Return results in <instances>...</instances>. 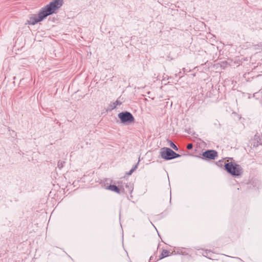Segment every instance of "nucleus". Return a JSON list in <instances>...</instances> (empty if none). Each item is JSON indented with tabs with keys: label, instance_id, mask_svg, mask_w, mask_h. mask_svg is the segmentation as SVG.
Wrapping results in <instances>:
<instances>
[{
	"label": "nucleus",
	"instance_id": "7",
	"mask_svg": "<svg viewBox=\"0 0 262 262\" xmlns=\"http://www.w3.org/2000/svg\"><path fill=\"white\" fill-rule=\"evenodd\" d=\"M250 184L255 189H259L261 187V182L257 179L252 180L250 182Z\"/></svg>",
	"mask_w": 262,
	"mask_h": 262
},
{
	"label": "nucleus",
	"instance_id": "2",
	"mask_svg": "<svg viewBox=\"0 0 262 262\" xmlns=\"http://www.w3.org/2000/svg\"><path fill=\"white\" fill-rule=\"evenodd\" d=\"M224 167L229 173L235 177L241 176L243 173L242 167L235 163L228 162L225 163Z\"/></svg>",
	"mask_w": 262,
	"mask_h": 262
},
{
	"label": "nucleus",
	"instance_id": "19",
	"mask_svg": "<svg viewBox=\"0 0 262 262\" xmlns=\"http://www.w3.org/2000/svg\"><path fill=\"white\" fill-rule=\"evenodd\" d=\"M140 161V160H139L138 163L132 168L134 170V171H135L136 169L138 168L139 162Z\"/></svg>",
	"mask_w": 262,
	"mask_h": 262
},
{
	"label": "nucleus",
	"instance_id": "14",
	"mask_svg": "<svg viewBox=\"0 0 262 262\" xmlns=\"http://www.w3.org/2000/svg\"><path fill=\"white\" fill-rule=\"evenodd\" d=\"M169 142L170 147L172 148L174 150L178 151L179 149L178 147L176 145V144L170 140L169 141Z\"/></svg>",
	"mask_w": 262,
	"mask_h": 262
},
{
	"label": "nucleus",
	"instance_id": "22",
	"mask_svg": "<svg viewBox=\"0 0 262 262\" xmlns=\"http://www.w3.org/2000/svg\"><path fill=\"white\" fill-rule=\"evenodd\" d=\"M235 258H236V259H239V260H241V259L240 258H239V257H235Z\"/></svg>",
	"mask_w": 262,
	"mask_h": 262
},
{
	"label": "nucleus",
	"instance_id": "17",
	"mask_svg": "<svg viewBox=\"0 0 262 262\" xmlns=\"http://www.w3.org/2000/svg\"><path fill=\"white\" fill-rule=\"evenodd\" d=\"M181 156V155L176 153L173 151V152L172 153V159H174L175 158H179Z\"/></svg>",
	"mask_w": 262,
	"mask_h": 262
},
{
	"label": "nucleus",
	"instance_id": "18",
	"mask_svg": "<svg viewBox=\"0 0 262 262\" xmlns=\"http://www.w3.org/2000/svg\"><path fill=\"white\" fill-rule=\"evenodd\" d=\"M193 147V145H192V144L191 143H189V144H188L187 145V148L188 149H191Z\"/></svg>",
	"mask_w": 262,
	"mask_h": 262
},
{
	"label": "nucleus",
	"instance_id": "20",
	"mask_svg": "<svg viewBox=\"0 0 262 262\" xmlns=\"http://www.w3.org/2000/svg\"><path fill=\"white\" fill-rule=\"evenodd\" d=\"M134 170H133V169H130V170H129V171L127 173V174L128 176H130V175H131V174L133 173V172H134Z\"/></svg>",
	"mask_w": 262,
	"mask_h": 262
},
{
	"label": "nucleus",
	"instance_id": "3",
	"mask_svg": "<svg viewBox=\"0 0 262 262\" xmlns=\"http://www.w3.org/2000/svg\"><path fill=\"white\" fill-rule=\"evenodd\" d=\"M121 122L124 124H128L135 121L133 115L129 112L124 111L120 113L118 115Z\"/></svg>",
	"mask_w": 262,
	"mask_h": 262
},
{
	"label": "nucleus",
	"instance_id": "11",
	"mask_svg": "<svg viewBox=\"0 0 262 262\" xmlns=\"http://www.w3.org/2000/svg\"><path fill=\"white\" fill-rule=\"evenodd\" d=\"M169 251H167V250H163L162 253L161 254V256L159 258V259H161L163 258H165V257L170 255L169 254Z\"/></svg>",
	"mask_w": 262,
	"mask_h": 262
},
{
	"label": "nucleus",
	"instance_id": "6",
	"mask_svg": "<svg viewBox=\"0 0 262 262\" xmlns=\"http://www.w3.org/2000/svg\"><path fill=\"white\" fill-rule=\"evenodd\" d=\"M173 252L174 254H180L182 255H187L188 254L186 249L183 247H174Z\"/></svg>",
	"mask_w": 262,
	"mask_h": 262
},
{
	"label": "nucleus",
	"instance_id": "1",
	"mask_svg": "<svg viewBox=\"0 0 262 262\" xmlns=\"http://www.w3.org/2000/svg\"><path fill=\"white\" fill-rule=\"evenodd\" d=\"M62 5V0H53L40 10L38 16L36 14L31 15L27 20L28 24L35 25L41 21L47 16L56 13Z\"/></svg>",
	"mask_w": 262,
	"mask_h": 262
},
{
	"label": "nucleus",
	"instance_id": "9",
	"mask_svg": "<svg viewBox=\"0 0 262 262\" xmlns=\"http://www.w3.org/2000/svg\"><path fill=\"white\" fill-rule=\"evenodd\" d=\"M202 255L203 256L209 258V259H213L212 257H211V251L210 250H205L203 253H202Z\"/></svg>",
	"mask_w": 262,
	"mask_h": 262
},
{
	"label": "nucleus",
	"instance_id": "12",
	"mask_svg": "<svg viewBox=\"0 0 262 262\" xmlns=\"http://www.w3.org/2000/svg\"><path fill=\"white\" fill-rule=\"evenodd\" d=\"M124 190L128 191L129 193H132L133 190V187L131 184H126L125 185V189Z\"/></svg>",
	"mask_w": 262,
	"mask_h": 262
},
{
	"label": "nucleus",
	"instance_id": "10",
	"mask_svg": "<svg viewBox=\"0 0 262 262\" xmlns=\"http://www.w3.org/2000/svg\"><path fill=\"white\" fill-rule=\"evenodd\" d=\"M253 50L260 52L262 50V43L260 42L257 45H254L252 46Z\"/></svg>",
	"mask_w": 262,
	"mask_h": 262
},
{
	"label": "nucleus",
	"instance_id": "13",
	"mask_svg": "<svg viewBox=\"0 0 262 262\" xmlns=\"http://www.w3.org/2000/svg\"><path fill=\"white\" fill-rule=\"evenodd\" d=\"M122 104V102L121 101H120L118 99H117L115 102H114L113 103V106H112V108L114 109V108H115L118 105H120Z\"/></svg>",
	"mask_w": 262,
	"mask_h": 262
},
{
	"label": "nucleus",
	"instance_id": "5",
	"mask_svg": "<svg viewBox=\"0 0 262 262\" xmlns=\"http://www.w3.org/2000/svg\"><path fill=\"white\" fill-rule=\"evenodd\" d=\"M217 156V152L213 149H208L202 153V156L205 159L209 160H214Z\"/></svg>",
	"mask_w": 262,
	"mask_h": 262
},
{
	"label": "nucleus",
	"instance_id": "4",
	"mask_svg": "<svg viewBox=\"0 0 262 262\" xmlns=\"http://www.w3.org/2000/svg\"><path fill=\"white\" fill-rule=\"evenodd\" d=\"M173 150L168 147H163L160 149V155L161 157L167 161L172 160V153Z\"/></svg>",
	"mask_w": 262,
	"mask_h": 262
},
{
	"label": "nucleus",
	"instance_id": "15",
	"mask_svg": "<svg viewBox=\"0 0 262 262\" xmlns=\"http://www.w3.org/2000/svg\"><path fill=\"white\" fill-rule=\"evenodd\" d=\"M64 163H65L64 161H59L58 162V164H57V167L59 169H61L63 167V165Z\"/></svg>",
	"mask_w": 262,
	"mask_h": 262
},
{
	"label": "nucleus",
	"instance_id": "8",
	"mask_svg": "<svg viewBox=\"0 0 262 262\" xmlns=\"http://www.w3.org/2000/svg\"><path fill=\"white\" fill-rule=\"evenodd\" d=\"M106 189L110 190L112 191H114L115 192H117L118 193H120V189L119 188L115 185L113 184H110L109 186H108L106 187Z\"/></svg>",
	"mask_w": 262,
	"mask_h": 262
},
{
	"label": "nucleus",
	"instance_id": "21",
	"mask_svg": "<svg viewBox=\"0 0 262 262\" xmlns=\"http://www.w3.org/2000/svg\"><path fill=\"white\" fill-rule=\"evenodd\" d=\"M154 256H151L149 258V262H152V261L154 260Z\"/></svg>",
	"mask_w": 262,
	"mask_h": 262
},
{
	"label": "nucleus",
	"instance_id": "16",
	"mask_svg": "<svg viewBox=\"0 0 262 262\" xmlns=\"http://www.w3.org/2000/svg\"><path fill=\"white\" fill-rule=\"evenodd\" d=\"M225 163H226L224 160H219V161H217L216 163V164L219 166V167H222L223 166V165H225Z\"/></svg>",
	"mask_w": 262,
	"mask_h": 262
}]
</instances>
